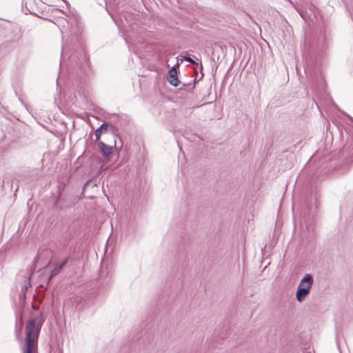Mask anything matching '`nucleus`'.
<instances>
[{
  "mask_svg": "<svg viewBox=\"0 0 353 353\" xmlns=\"http://www.w3.org/2000/svg\"><path fill=\"white\" fill-rule=\"evenodd\" d=\"M183 60H185L192 64H196V62L189 56L184 57ZM182 62H183V59H181L180 63H181Z\"/></svg>",
  "mask_w": 353,
  "mask_h": 353,
  "instance_id": "nucleus-14",
  "label": "nucleus"
},
{
  "mask_svg": "<svg viewBox=\"0 0 353 353\" xmlns=\"http://www.w3.org/2000/svg\"><path fill=\"white\" fill-rule=\"evenodd\" d=\"M109 14L117 24L121 35L123 38L129 50H130L132 44V14L128 12H123L119 19L114 17L112 14L107 9Z\"/></svg>",
  "mask_w": 353,
  "mask_h": 353,
  "instance_id": "nucleus-2",
  "label": "nucleus"
},
{
  "mask_svg": "<svg viewBox=\"0 0 353 353\" xmlns=\"http://www.w3.org/2000/svg\"><path fill=\"white\" fill-rule=\"evenodd\" d=\"M69 176L68 175L65 176H59L58 177V183H63L65 186L69 181Z\"/></svg>",
  "mask_w": 353,
  "mask_h": 353,
  "instance_id": "nucleus-11",
  "label": "nucleus"
},
{
  "mask_svg": "<svg viewBox=\"0 0 353 353\" xmlns=\"http://www.w3.org/2000/svg\"><path fill=\"white\" fill-rule=\"evenodd\" d=\"M29 286H30V280H26L24 281L23 282V284L21 287V292L25 294L26 292H27Z\"/></svg>",
  "mask_w": 353,
  "mask_h": 353,
  "instance_id": "nucleus-12",
  "label": "nucleus"
},
{
  "mask_svg": "<svg viewBox=\"0 0 353 353\" xmlns=\"http://www.w3.org/2000/svg\"><path fill=\"white\" fill-rule=\"evenodd\" d=\"M65 185L63 183H59L58 185V189H59V191L60 192V194L61 193V192L64 190L65 188Z\"/></svg>",
  "mask_w": 353,
  "mask_h": 353,
  "instance_id": "nucleus-15",
  "label": "nucleus"
},
{
  "mask_svg": "<svg viewBox=\"0 0 353 353\" xmlns=\"http://www.w3.org/2000/svg\"><path fill=\"white\" fill-rule=\"evenodd\" d=\"M329 156H311L306 165L311 167L314 165V168L322 174H327L332 169L331 162H329Z\"/></svg>",
  "mask_w": 353,
  "mask_h": 353,
  "instance_id": "nucleus-4",
  "label": "nucleus"
},
{
  "mask_svg": "<svg viewBox=\"0 0 353 353\" xmlns=\"http://www.w3.org/2000/svg\"><path fill=\"white\" fill-rule=\"evenodd\" d=\"M167 79L170 85L176 87L179 85L180 81L177 77V70L175 66H173L169 71L167 77Z\"/></svg>",
  "mask_w": 353,
  "mask_h": 353,
  "instance_id": "nucleus-6",
  "label": "nucleus"
},
{
  "mask_svg": "<svg viewBox=\"0 0 353 353\" xmlns=\"http://www.w3.org/2000/svg\"><path fill=\"white\" fill-rule=\"evenodd\" d=\"M114 148L116 150H117V143H116V141H114Z\"/></svg>",
  "mask_w": 353,
  "mask_h": 353,
  "instance_id": "nucleus-19",
  "label": "nucleus"
},
{
  "mask_svg": "<svg viewBox=\"0 0 353 353\" xmlns=\"http://www.w3.org/2000/svg\"><path fill=\"white\" fill-rule=\"evenodd\" d=\"M72 32L70 41L72 48L75 51L70 57V61L73 63H75L76 66L78 67L83 73H86L89 68V59L85 51V46L81 34L77 26H72Z\"/></svg>",
  "mask_w": 353,
  "mask_h": 353,
  "instance_id": "nucleus-1",
  "label": "nucleus"
},
{
  "mask_svg": "<svg viewBox=\"0 0 353 353\" xmlns=\"http://www.w3.org/2000/svg\"><path fill=\"white\" fill-rule=\"evenodd\" d=\"M23 326V322L22 321H21V327Z\"/></svg>",
  "mask_w": 353,
  "mask_h": 353,
  "instance_id": "nucleus-23",
  "label": "nucleus"
},
{
  "mask_svg": "<svg viewBox=\"0 0 353 353\" xmlns=\"http://www.w3.org/2000/svg\"><path fill=\"white\" fill-rule=\"evenodd\" d=\"M287 1H288L289 3H290L293 6V7H294V8H295L299 11V10L297 9V8H296V7H295L294 4L293 3V2H292V1H291V0H287Z\"/></svg>",
  "mask_w": 353,
  "mask_h": 353,
  "instance_id": "nucleus-18",
  "label": "nucleus"
},
{
  "mask_svg": "<svg viewBox=\"0 0 353 353\" xmlns=\"http://www.w3.org/2000/svg\"><path fill=\"white\" fill-rule=\"evenodd\" d=\"M52 143L57 147L56 150H53V154H57L63 149V140L60 139H55Z\"/></svg>",
  "mask_w": 353,
  "mask_h": 353,
  "instance_id": "nucleus-10",
  "label": "nucleus"
},
{
  "mask_svg": "<svg viewBox=\"0 0 353 353\" xmlns=\"http://www.w3.org/2000/svg\"><path fill=\"white\" fill-rule=\"evenodd\" d=\"M200 68H201V70H203V65L201 63H200Z\"/></svg>",
  "mask_w": 353,
  "mask_h": 353,
  "instance_id": "nucleus-22",
  "label": "nucleus"
},
{
  "mask_svg": "<svg viewBox=\"0 0 353 353\" xmlns=\"http://www.w3.org/2000/svg\"><path fill=\"white\" fill-rule=\"evenodd\" d=\"M41 255V253L40 251L38 252L37 256L34 258V262L38 261L39 259L40 258Z\"/></svg>",
  "mask_w": 353,
  "mask_h": 353,
  "instance_id": "nucleus-17",
  "label": "nucleus"
},
{
  "mask_svg": "<svg viewBox=\"0 0 353 353\" xmlns=\"http://www.w3.org/2000/svg\"><path fill=\"white\" fill-rule=\"evenodd\" d=\"M187 161L186 156H178V163L179 165H183Z\"/></svg>",
  "mask_w": 353,
  "mask_h": 353,
  "instance_id": "nucleus-13",
  "label": "nucleus"
},
{
  "mask_svg": "<svg viewBox=\"0 0 353 353\" xmlns=\"http://www.w3.org/2000/svg\"><path fill=\"white\" fill-rule=\"evenodd\" d=\"M40 327H41V325H39V327H37L35 326L36 329H39V330H40Z\"/></svg>",
  "mask_w": 353,
  "mask_h": 353,
  "instance_id": "nucleus-21",
  "label": "nucleus"
},
{
  "mask_svg": "<svg viewBox=\"0 0 353 353\" xmlns=\"http://www.w3.org/2000/svg\"><path fill=\"white\" fill-rule=\"evenodd\" d=\"M58 201H59V199H56V201H54V205H57V203Z\"/></svg>",
  "mask_w": 353,
  "mask_h": 353,
  "instance_id": "nucleus-20",
  "label": "nucleus"
},
{
  "mask_svg": "<svg viewBox=\"0 0 353 353\" xmlns=\"http://www.w3.org/2000/svg\"><path fill=\"white\" fill-rule=\"evenodd\" d=\"M65 185L63 183H59L58 185V189H59V191L60 192V194L61 193V192L64 190L65 188Z\"/></svg>",
  "mask_w": 353,
  "mask_h": 353,
  "instance_id": "nucleus-16",
  "label": "nucleus"
},
{
  "mask_svg": "<svg viewBox=\"0 0 353 353\" xmlns=\"http://www.w3.org/2000/svg\"><path fill=\"white\" fill-rule=\"evenodd\" d=\"M108 128V123L104 122L103 123H102L101 125V126L98 129H97V130L95 131V137H96L97 141H98L99 140L101 134L103 132H106Z\"/></svg>",
  "mask_w": 353,
  "mask_h": 353,
  "instance_id": "nucleus-9",
  "label": "nucleus"
},
{
  "mask_svg": "<svg viewBox=\"0 0 353 353\" xmlns=\"http://www.w3.org/2000/svg\"><path fill=\"white\" fill-rule=\"evenodd\" d=\"M313 282V276L310 274H305L301 279L296 292V298L299 302H302L309 294Z\"/></svg>",
  "mask_w": 353,
  "mask_h": 353,
  "instance_id": "nucleus-5",
  "label": "nucleus"
},
{
  "mask_svg": "<svg viewBox=\"0 0 353 353\" xmlns=\"http://www.w3.org/2000/svg\"><path fill=\"white\" fill-rule=\"evenodd\" d=\"M70 257H66L59 265H57L51 272L49 279H51L53 276L57 275L59 271L69 261Z\"/></svg>",
  "mask_w": 353,
  "mask_h": 353,
  "instance_id": "nucleus-8",
  "label": "nucleus"
},
{
  "mask_svg": "<svg viewBox=\"0 0 353 353\" xmlns=\"http://www.w3.org/2000/svg\"><path fill=\"white\" fill-rule=\"evenodd\" d=\"M87 184H88V182H86V183L85 184L84 187H85V185H86Z\"/></svg>",
  "mask_w": 353,
  "mask_h": 353,
  "instance_id": "nucleus-24",
  "label": "nucleus"
},
{
  "mask_svg": "<svg viewBox=\"0 0 353 353\" xmlns=\"http://www.w3.org/2000/svg\"><path fill=\"white\" fill-rule=\"evenodd\" d=\"M101 154H112L113 146L105 144L102 141L98 143Z\"/></svg>",
  "mask_w": 353,
  "mask_h": 353,
  "instance_id": "nucleus-7",
  "label": "nucleus"
},
{
  "mask_svg": "<svg viewBox=\"0 0 353 353\" xmlns=\"http://www.w3.org/2000/svg\"><path fill=\"white\" fill-rule=\"evenodd\" d=\"M36 319H31L28 321L26 327L25 346L23 353H38L37 340L39 334V330L36 329Z\"/></svg>",
  "mask_w": 353,
  "mask_h": 353,
  "instance_id": "nucleus-3",
  "label": "nucleus"
}]
</instances>
